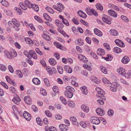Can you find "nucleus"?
<instances>
[{
  "label": "nucleus",
  "instance_id": "f257e3e1",
  "mask_svg": "<svg viewBox=\"0 0 131 131\" xmlns=\"http://www.w3.org/2000/svg\"><path fill=\"white\" fill-rule=\"evenodd\" d=\"M66 90L64 91V95L67 98H71L73 95V93L72 92L75 91V90L73 88L69 86L66 87L65 88Z\"/></svg>",
  "mask_w": 131,
  "mask_h": 131
},
{
  "label": "nucleus",
  "instance_id": "f03ea898",
  "mask_svg": "<svg viewBox=\"0 0 131 131\" xmlns=\"http://www.w3.org/2000/svg\"><path fill=\"white\" fill-rule=\"evenodd\" d=\"M4 54L9 59H12L13 57H16L17 55L15 50L13 49L11 50L9 52L7 51H5Z\"/></svg>",
  "mask_w": 131,
  "mask_h": 131
},
{
  "label": "nucleus",
  "instance_id": "7ed1b4c3",
  "mask_svg": "<svg viewBox=\"0 0 131 131\" xmlns=\"http://www.w3.org/2000/svg\"><path fill=\"white\" fill-rule=\"evenodd\" d=\"M90 121L92 123L96 125H98L100 122V119L98 117L95 116L91 117Z\"/></svg>",
  "mask_w": 131,
  "mask_h": 131
},
{
  "label": "nucleus",
  "instance_id": "20e7f679",
  "mask_svg": "<svg viewBox=\"0 0 131 131\" xmlns=\"http://www.w3.org/2000/svg\"><path fill=\"white\" fill-rule=\"evenodd\" d=\"M102 19L104 22L108 24H111V21L112 20V19L110 16L105 15L102 17Z\"/></svg>",
  "mask_w": 131,
  "mask_h": 131
},
{
  "label": "nucleus",
  "instance_id": "39448f33",
  "mask_svg": "<svg viewBox=\"0 0 131 131\" xmlns=\"http://www.w3.org/2000/svg\"><path fill=\"white\" fill-rule=\"evenodd\" d=\"M115 43L117 45L121 47H124L125 45L123 42L121 40L118 39H116L115 40Z\"/></svg>",
  "mask_w": 131,
  "mask_h": 131
},
{
  "label": "nucleus",
  "instance_id": "423d86ee",
  "mask_svg": "<svg viewBox=\"0 0 131 131\" xmlns=\"http://www.w3.org/2000/svg\"><path fill=\"white\" fill-rule=\"evenodd\" d=\"M90 79L92 82L95 83L97 84H99L100 83V80L96 78V77L94 76H92L90 78Z\"/></svg>",
  "mask_w": 131,
  "mask_h": 131
},
{
  "label": "nucleus",
  "instance_id": "0eeeda50",
  "mask_svg": "<svg viewBox=\"0 0 131 131\" xmlns=\"http://www.w3.org/2000/svg\"><path fill=\"white\" fill-rule=\"evenodd\" d=\"M23 116L24 118L28 121H29L31 119V115L26 111L24 112L23 114Z\"/></svg>",
  "mask_w": 131,
  "mask_h": 131
},
{
  "label": "nucleus",
  "instance_id": "6e6552de",
  "mask_svg": "<svg viewBox=\"0 0 131 131\" xmlns=\"http://www.w3.org/2000/svg\"><path fill=\"white\" fill-rule=\"evenodd\" d=\"M109 15L112 16L114 18H116L117 17V14L112 9H110L108 11Z\"/></svg>",
  "mask_w": 131,
  "mask_h": 131
},
{
  "label": "nucleus",
  "instance_id": "1a4fd4ad",
  "mask_svg": "<svg viewBox=\"0 0 131 131\" xmlns=\"http://www.w3.org/2000/svg\"><path fill=\"white\" fill-rule=\"evenodd\" d=\"M60 129L62 131H67L68 129V127L66 125L63 124H61L59 126Z\"/></svg>",
  "mask_w": 131,
  "mask_h": 131
},
{
  "label": "nucleus",
  "instance_id": "9d476101",
  "mask_svg": "<svg viewBox=\"0 0 131 131\" xmlns=\"http://www.w3.org/2000/svg\"><path fill=\"white\" fill-rule=\"evenodd\" d=\"M94 33L99 37L102 36L103 34L102 32L99 29L97 28H95L94 29Z\"/></svg>",
  "mask_w": 131,
  "mask_h": 131
},
{
  "label": "nucleus",
  "instance_id": "9b49d317",
  "mask_svg": "<svg viewBox=\"0 0 131 131\" xmlns=\"http://www.w3.org/2000/svg\"><path fill=\"white\" fill-rule=\"evenodd\" d=\"M96 112L98 115L101 116H103L105 114V112L104 110L100 108L97 109Z\"/></svg>",
  "mask_w": 131,
  "mask_h": 131
},
{
  "label": "nucleus",
  "instance_id": "f8f14e48",
  "mask_svg": "<svg viewBox=\"0 0 131 131\" xmlns=\"http://www.w3.org/2000/svg\"><path fill=\"white\" fill-rule=\"evenodd\" d=\"M12 100L14 103L17 105H18L19 102L21 101L20 97L18 95L14 97Z\"/></svg>",
  "mask_w": 131,
  "mask_h": 131
},
{
  "label": "nucleus",
  "instance_id": "ddd939ff",
  "mask_svg": "<svg viewBox=\"0 0 131 131\" xmlns=\"http://www.w3.org/2000/svg\"><path fill=\"white\" fill-rule=\"evenodd\" d=\"M24 101L25 103L28 104L30 105L32 104L31 100L28 96H26L24 97Z\"/></svg>",
  "mask_w": 131,
  "mask_h": 131
},
{
  "label": "nucleus",
  "instance_id": "4468645a",
  "mask_svg": "<svg viewBox=\"0 0 131 131\" xmlns=\"http://www.w3.org/2000/svg\"><path fill=\"white\" fill-rule=\"evenodd\" d=\"M130 61L129 58L127 56L124 57L122 59V62L124 64L127 63Z\"/></svg>",
  "mask_w": 131,
  "mask_h": 131
},
{
  "label": "nucleus",
  "instance_id": "2eb2a0df",
  "mask_svg": "<svg viewBox=\"0 0 131 131\" xmlns=\"http://www.w3.org/2000/svg\"><path fill=\"white\" fill-rule=\"evenodd\" d=\"M97 54L100 56H103L105 54V51L103 49L99 48L97 49Z\"/></svg>",
  "mask_w": 131,
  "mask_h": 131
},
{
  "label": "nucleus",
  "instance_id": "dca6fc26",
  "mask_svg": "<svg viewBox=\"0 0 131 131\" xmlns=\"http://www.w3.org/2000/svg\"><path fill=\"white\" fill-rule=\"evenodd\" d=\"M117 72L120 74L123 75L125 74V70L123 68L121 67L117 70Z\"/></svg>",
  "mask_w": 131,
  "mask_h": 131
},
{
  "label": "nucleus",
  "instance_id": "f3484780",
  "mask_svg": "<svg viewBox=\"0 0 131 131\" xmlns=\"http://www.w3.org/2000/svg\"><path fill=\"white\" fill-rule=\"evenodd\" d=\"M81 108L86 113H88L89 111V108L86 105L84 104L82 105L81 106Z\"/></svg>",
  "mask_w": 131,
  "mask_h": 131
},
{
  "label": "nucleus",
  "instance_id": "a211bd4d",
  "mask_svg": "<svg viewBox=\"0 0 131 131\" xmlns=\"http://www.w3.org/2000/svg\"><path fill=\"white\" fill-rule=\"evenodd\" d=\"M82 93L85 95H86L88 93V90L86 87L85 86H83L80 88Z\"/></svg>",
  "mask_w": 131,
  "mask_h": 131
},
{
  "label": "nucleus",
  "instance_id": "6ab92c4d",
  "mask_svg": "<svg viewBox=\"0 0 131 131\" xmlns=\"http://www.w3.org/2000/svg\"><path fill=\"white\" fill-rule=\"evenodd\" d=\"M55 23L56 25L60 28H63L64 27V25L61 21L58 20H55Z\"/></svg>",
  "mask_w": 131,
  "mask_h": 131
},
{
  "label": "nucleus",
  "instance_id": "aec40b11",
  "mask_svg": "<svg viewBox=\"0 0 131 131\" xmlns=\"http://www.w3.org/2000/svg\"><path fill=\"white\" fill-rule=\"evenodd\" d=\"M113 51L116 53H119L122 52V50L119 48L117 47H115L113 48Z\"/></svg>",
  "mask_w": 131,
  "mask_h": 131
},
{
  "label": "nucleus",
  "instance_id": "412c9836",
  "mask_svg": "<svg viewBox=\"0 0 131 131\" xmlns=\"http://www.w3.org/2000/svg\"><path fill=\"white\" fill-rule=\"evenodd\" d=\"M43 17L47 21H51L52 20L50 16L47 13H45L43 14Z\"/></svg>",
  "mask_w": 131,
  "mask_h": 131
},
{
  "label": "nucleus",
  "instance_id": "4be33fe9",
  "mask_svg": "<svg viewBox=\"0 0 131 131\" xmlns=\"http://www.w3.org/2000/svg\"><path fill=\"white\" fill-rule=\"evenodd\" d=\"M108 115L109 117H112L114 114V112L112 109H109L107 112Z\"/></svg>",
  "mask_w": 131,
  "mask_h": 131
},
{
  "label": "nucleus",
  "instance_id": "5701e85b",
  "mask_svg": "<svg viewBox=\"0 0 131 131\" xmlns=\"http://www.w3.org/2000/svg\"><path fill=\"white\" fill-rule=\"evenodd\" d=\"M110 33L111 35L114 36H117L119 34L117 31L115 29H111L110 31Z\"/></svg>",
  "mask_w": 131,
  "mask_h": 131
},
{
  "label": "nucleus",
  "instance_id": "b1692460",
  "mask_svg": "<svg viewBox=\"0 0 131 131\" xmlns=\"http://www.w3.org/2000/svg\"><path fill=\"white\" fill-rule=\"evenodd\" d=\"M64 69L68 73H71L72 72V69L69 66H65Z\"/></svg>",
  "mask_w": 131,
  "mask_h": 131
},
{
  "label": "nucleus",
  "instance_id": "393cba45",
  "mask_svg": "<svg viewBox=\"0 0 131 131\" xmlns=\"http://www.w3.org/2000/svg\"><path fill=\"white\" fill-rule=\"evenodd\" d=\"M48 61L50 64L52 66L55 65L56 64V60L52 58L49 59Z\"/></svg>",
  "mask_w": 131,
  "mask_h": 131
},
{
  "label": "nucleus",
  "instance_id": "a878e982",
  "mask_svg": "<svg viewBox=\"0 0 131 131\" xmlns=\"http://www.w3.org/2000/svg\"><path fill=\"white\" fill-rule=\"evenodd\" d=\"M24 2L25 4L29 8H31L32 4L28 0H25Z\"/></svg>",
  "mask_w": 131,
  "mask_h": 131
},
{
  "label": "nucleus",
  "instance_id": "bb28decb",
  "mask_svg": "<svg viewBox=\"0 0 131 131\" xmlns=\"http://www.w3.org/2000/svg\"><path fill=\"white\" fill-rule=\"evenodd\" d=\"M100 68L101 71L104 74H107V70L106 68L102 66H100Z\"/></svg>",
  "mask_w": 131,
  "mask_h": 131
},
{
  "label": "nucleus",
  "instance_id": "cd10ccee",
  "mask_svg": "<svg viewBox=\"0 0 131 131\" xmlns=\"http://www.w3.org/2000/svg\"><path fill=\"white\" fill-rule=\"evenodd\" d=\"M70 121L72 122L73 124L76 125L78 124V122H77V119L75 117L72 116L70 118Z\"/></svg>",
  "mask_w": 131,
  "mask_h": 131
},
{
  "label": "nucleus",
  "instance_id": "c85d7f7f",
  "mask_svg": "<svg viewBox=\"0 0 131 131\" xmlns=\"http://www.w3.org/2000/svg\"><path fill=\"white\" fill-rule=\"evenodd\" d=\"M102 58L106 60L110 61H111L113 59V57L110 54H107L106 57H102Z\"/></svg>",
  "mask_w": 131,
  "mask_h": 131
},
{
  "label": "nucleus",
  "instance_id": "c756f323",
  "mask_svg": "<svg viewBox=\"0 0 131 131\" xmlns=\"http://www.w3.org/2000/svg\"><path fill=\"white\" fill-rule=\"evenodd\" d=\"M108 6H110L111 8L114 9H115L117 11H119V9L118 8V7L114 4H109Z\"/></svg>",
  "mask_w": 131,
  "mask_h": 131
},
{
  "label": "nucleus",
  "instance_id": "7c9ffc66",
  "mask_svg": "<svg viewBox=\"0 0 131 131\" xmlns=\"http://www.w3.org/2000/svg\"><path fill=\"white\" fill-rule=\"evenodd\" d=\"M16 74L19 78H22L23 77V74L21 71L19 70H17L15 71Z\"/></svg>",
  "mask_w": 131,
  "mask_h": 131
},
{
  "label": "nucleus",
  "instance_id": "2f4dec72",
  "mask_svg": "<svg viewBox=\"0 0 131 131\" xmlns=\"http://www.w3.org/2000/svg\"><path fill=\"white\" fill-rule=\"evenodd\" d=\"M53 44L57 48L61 50L62 49V46L59 43L56 42H53Z\"/></svg>",
  "mask_w": 131,
  "mask_h": 131
},
{
  "label": "nucleus",
  "instance_id": "473e14b6",
  "mask_svg": "<svg viewBox=\"0 0 131 131\" xmlns=\"http://www.w3.org/2000/svg\"><path fill=\"white\" fill-rule=\"evenodd\" d=\"M34 18L37 21L41 23H43V21L41 18L38 16H34Z\"/></svg>",
  "mask_w": 131,
  "mask_h": 131
},
{
  "label": "nucleus",
  "instance_id": "72a5a7b5",
  "mask_svg": "<svg viewBox=\"0 0 131 131\" xmlns=\"http://www.w3.org/2000/svg\"><path fill=\"white\" fill-rule=\"evenodd\" d=\"M32 8L33 10H35L36 12H38L39 10L38 6L35 4H32L31 8Z\"/></svg>",
  "mask_w": 131,
  "mask_h": 131
},
{
  "label": "nucleus",
  "instance_id": "f704fd0d",
  "mask_svg": "<svg viewBox=\"0 0 131 131\" xmlns=\"http://www.w3.org/2000/svg\"><path fill=\"white\" fill-rule=\"evenodd\" d=\"M125 77L127 79L131 78V71H129L128 72L124 74Z\"/></svg>",
  "mask_w": 131,
  "mask_h": 131
},
{
  "label": "nucleus",
  "instance_id": "c9c22d12",
  "mask_svg": "<svg viewBox=\"0 0 131 131\" xmlns=\"http://www.w3.org/2000/svg\"><path fill=\"white\" fill-rule=\"evenodd\" d=\"M33 82L36 84H38L40 83V81L37 78H34L32 80Z\"/></svg>",
  "mask_w": 131,
  "mask_h": 131
},
{
  "label": "nucleus",
  "instance_id": "e433bc0d",
  "mask_svg": "<svg viewBox=\"0 0 131 131\" xmlns=\"http://www.w3.org/2000/svg\"><path fill=\"white\" fill-rule=\"evenodd\" d=\"M42 37L44 39L48 41H50L51 39L50 37L48 35H47L45 34H44L42 35Z\"/></svg>",
  "mask_w": 131,
  "mask_h": 131
},
{
  "label": "nucleus",
  "instance_id": "4c0bfd02",
  "mask_svg": "<svg viewBox=\"0 0 131 131\" xmlns=\"http://www.w3.org/2000/svg\"><path fill=\"white\" fill-rule=\"evenodd\" d=\"M105 93V92L102 89L99 92H98L96 96L97 97H101V95H104Z\"/></svg>",
  "mask_w": 131,
  "mask_h": 131
},
{
  "label": "nucleus",
  "instance_id": "58836bf2",
  "mask_svg": "<svg viewBox=\"0 0 131 131\" xmlns=\"http://www.w3.org/2000/svg\"><path fill=\"white\" fill-rule=\"evenodd\" d=\"M57 69L58 72L61 74H62L63 73V70L62 67L60 66H58Z\"/></svg>",
  "mask_w": 131,
  "mask_h": 131
},
{
  "label": "nucleus",
  "instance_id": "ea45409f",
  "mask_svg": "<svg viewBox=\"0 0 131 131\" xmlns=\"http://www.w3.org/2000/svg\"><path fill=\"white\" fill-rule=\"evenodd\" d=\"M1 3L2 5L8 7L9 5L8 2L5 0H2Z\"/></svg>",
  "mask_w": 131,
  "mask_h": 131
},
{
  "label": "nucleus",
  "instance_id": "a19ab883",
  "mask_svg": "<svg viewBox=\"0 0 131 131\" xmlns=\"http://www.w3.org/2000/svg\"><path fill=\"white\" fill-rule=\"evenodd\" d=\"M36 121L38 124L40 126H41L42 124V122L41 121V119L38 117L36 118Z\"/></svg>",
  "mask_w": 131,
  "mask_h": 131
},
{
  "label": "nucleus",
  "instance_id": "79ce46f5",
  "mask_svg": "<svg viewBox=\"0 0 131 131\" xmlns=\"http://www.w3.org/2000/svg\"><path fill=\"white\" fill-rule=\"evenodd\" d=\"M96 8L100 10H102L103 9V8L102 5L100 4H98L96 5Z\"/></svg>",
  "mask_w": 131,
  "mask_h": 131
},
{
  "label": "nucleus",
  "instance_id": "37998d69",
  "mask_svg": "<svg viewBox=\"0 0 131 131\" xmlns=\"http://www.w3.org/2000/svg\"><path fill=\"white\" fill-rule=\"evenodd\" d=\"M46 9L50 13L53 14L54 13V12L53 10L49 7H47L46 8Z\"/></svg>",
  "mask_w": 131,
  "mask_h": 131
},
{
  "label": "nucleus",
  "instance_id": "c03bdc74",
  "mask_svg": "<svg viewBox=\"0 0 131 131\" xmlns=\"http://www.w3.org/2000/svg\"><path fill=\"white\" fill-rule=\"evenodd\" d=\"M60 98L63 104L65 105H66L67 104V102L66 100L64 97L62 96H60Z\"/></svg>",
  "mask_w": 131,
  "mask_h": 131
},
{
  "label": "nucleus",
  "instance_id": "a18cd8bd",
  "mask_svg": "<svg viewBox=\"0 0 131 131\" xmlns=\"http://www.w3.org/2000/svg\"><path fill=\"white\" fill-rule=\"evenodd\" d=\"M121 18L124 21L126 22H128L129 21V20L128 18L124 15H121Z\"/></svg>",
  "mask_w": 131,
  "mask_h": 131
},
{
  "label": "nucleus",
  "instance_id": "49530a36",
  "mask_svg": "<svg viewBox=\"0 0 131 131\" xmlns=\"http://www.w3.org/2000/svg\"><path fill=\"white\" fill-rule=\"evenodd\" d=\"M44 81L47 87L50 86V84L49 80L47 78H44Z\"/></svg>",
  "mask_w": 131,
  "mask_h": 131
},
{
  "label": "nucleus",
  "instance_id": "de8ad7c7",
  "mask_svg": "<svg viewBox=\"0 0 131 131\" xmlns=\"http://www.w3.org/2000/svg\"><path fill=\"white\" fill-rule=\"evenodd\" d=\"M20 6L23 9L26 10L27 9V7L23 3L20 2L19 4Z\"/></svg>",
  "mask_w": 131,
  "mask_h": 131
},
{
  "label": "nucleus",
  "instance_id": "09e8293b",
  "mask_svg": "<svg viewBox=\"0 0 131 131\" xmlns=\"http://www.w3.org/2000/svg\"><path fill=\"white\" fill-rule=\"evenodd\" d=\"M25 40L27 43L29 44H31L32 42L31 40L29 37L26 38Z\"/></svg>",
  "mask_w": 131,
  "mask_h": 131
},
{
  "label": "nucleus",
  "instance_id": "8fccbe9b",
  "mask_svg": "<svg viewBox=\"0 0 131 131\" xmlns=\"http://www.w3.org/2000/svg\"><path fill=\"white\" fill-rule=\"evenodd\" d=\"M6 69V68L3 64H0V70L3 71H5Z\"/></svg>",
  "mask_w": 131,
  "mask_h": 131
},
{
  "label": "nucleus",
  "instance_id": "3c124183",
  "mask_svg": "<svg viewBox=\"0 0 131 131\" xmlns=\"http://www.w3.org/2000/svg\"><path fill=\"white\" fill-rule=\"evenodd\" d=\"M91 13L96 17L98 15L97 12L93 9H91Z\"/></svg>",
  "mask_w": 131,
  "mask_h": 131
},
{
  "label": "nucleus",
  "instance_id": "603ef678",
  "mask_svg": "<svg viewBox=\"0 0 131 131\" xmlns=\"http://www.w3.org/2000/svg\"><path fill=\"white\" fill-rule=\"evenodd\" d=\"M85 35L86 36H89V35H92V34L91 31L88 29H86L84 32Z\"/></svg>",
  "mask_w": 131,
  "mask_h": 131
},
{
  "label": "nucleus",
  "instance_id": "864d4df0",
  "mask_svg": "<svg viewBox=\"0 0 131 131\" xmlns=\"http://www.w3.org/2000/svg\"><path fill=\"white\" fill-rule=\"evenodd\" d=\"M45 113L46 115L48 116L49 117H52L51 114L50 112L48 110H46L45 111Z\"/></svg>",
  "mask_w": 131,
  "mask_h": 131
},
{
  "label": "nucleus",
  "instance_id": "5fc2aeb1",
  "mask_svg": "<svg viewBox=\"0 0 131 131\" xmlns=\"http://www.w3.org/2000/svg\"><path fill=\"white\" fill-rule=\"evenodd\" d=\"M80 125L81 126L84 128H85L87 127L86 124L84 122L81 121L80 122Z\"/></svg>",
  "mask_w": 131,
  "mask_h": 131
},
{
  "label": "nucleus",
  "instance_id": "6e6d98bb",
  "mask_svg": "<svg viewBox=\"0 0 131 131\" xmlns=\"http://www.w3.org/2000/svg\"><path fill=\"white\" fill-rule=\"evenodd\" d=\"M63 23L65 25L67 26H69V24L68 21L66 19H63L62 20Z\"/></svg>",
  "mask_w": 131,
  "mask_h": 131
},
{
  "label": "nucleus",
  "instance_id": "4d7b16f0",
  "mask_svg": "<svg viewBox=\"0 0 131 131\" xmlns=\"http://www.w3.org/2000/svg\"><path fill=\"white\" fill-rule=\"evenodd\" d=\"M110 89L113 92H116L117 91V89L115 86L112 85L110 86Z\"/></svg>",
  "mask_w": 131,
  "mask_h": 131
},
{
  "label": "nucleus",
  "instance_id": "13d9d810",
  "mask_svg": "<svg viewBox=\"0 0 131 131\" xmlns=\"http://www.w3.org/2000/svg\"><path fill=\"white\" fill-rule=\"evenodd\" d=\"M103 46L107 49V50L109 51L110 50V47L109 45L107 43H104L103 44Z\"/></svg>",
  "mask_w": 131,
  "mask_h": 131
},
{
  "label": "nucleus",
  "instance_id": "bf43d9fd",
  "mask_svg": "<svg viewBox=\"0 0 131 131\" xmlns=\"http://www.w3.org/2000/svg\"><path fill=\"white\" fill-rule=\"evenodd\" d=\"M85 10L88 15H91V9H90V8L86 7L85 8Z\"/></svg>",
  "mask_w": 131,
  "mask_h": 131
},
{
  "label": "nucleus",
  "instance_id": "052dcab7",
  "mask_svg": "<svg viewBox=\"0 0 131 131\" xmlns=\"http://www.w3.org/2000/svg\"><path fill=\"white\" fill-rule=\"evenodd\" d=\"M90 54L92 57H93L95 59H98V57L94 52H91L90 53Z\"/></svg>",
  "mask_w": 131,
  "mask_h": 131
},
{
  "label": "nucleus",
  "instance_id": "680f3d73",
  "mask_svg": "<svg viewBox=\"0 0 131 131\" xmlns=\"http://www.w3.org/2000/svg\"><path fill=\"white\" fill-rule=\"evenodd\" d=\"M12 107L13 111H14V112L15 113H18V112L17 108L15 105H13L12 106Z\"/></svg>",
  "mask_w": 131,
  "mask_h": 131
},
{
  "label": "nucleus",
  "instance_id": "e2e57ef3",
  "mask_svg": "<svg viewBox=\"0 0 131 131\" xmlns=\"http://www.w3.org/2000/svg\"><path fill=\"white\" fill-rule=\"evenodd\" d=\"M35 50L36 52L40 55H42L43 54V53L38 48H36Z\"/></svg>",
  "mask_w": 131,
  "mask_h": 131
},
{
  "label": "nucleus",
  "instance_id": "0e129e2a",
  "mask_svg": "<svg viewBox=\"0 0 131 131\" xmlns=\"http://www.w3.org/2000/svg\"><path fill=\"white\" fill-rule=\"evenodd\" d=\"M78 44L80 46L82 45L83 44V40L81 39H78Z\"/></svg>",
  "mask_w": 131,
  "mask_h": 131
},
{
  "label": "nucleus",
  "instance_id": "69168bd1",
  "mask_svg": "<svg viewBox=\"0 0 131 131\" xmlns=\"http://www.w3.org/2000/svg\"><path fill=\"white\" fill-rule=\"evenodd\" d=\"M68 105L69 106L72 107H74L75 106L74 102L72 101H70L69 102Z\"/></svg>",
  "mask_w": 131,
  "mask_h": 131
},
{
  "label": "nucleus",
  "instance_id": "338daca9",
  "mask_svg": "<svg viewBox=\"0 0 131 131\" xmlns=\"http://www.w3.org/2000/svg\"><path fill=\"white\" fill-rule=\"evenodd\" d=\"M8 68L10 72L12 73H13L14 72V70L12 67L10 65H9L8 66Z\"/></svg>",
  "mask_w": 131,
  "mask_h": 131
},
{
  "label": "nucleus",
  "instance_id": "774afa93",
  "mask_svg": "<svg viewBox=\"0 0 131 131\" xmlns=\"http://www.w3.org/2000/svg\"><path fill=\"white\" fill-rule=\"evenodd\" d=\"M31 108L32 110L35 112H37L38 109L37 107L34 105H32L31 107Z\"/></svg>",
  "mask_w": 131,
  "mask_h": 131
}]
</instances>
